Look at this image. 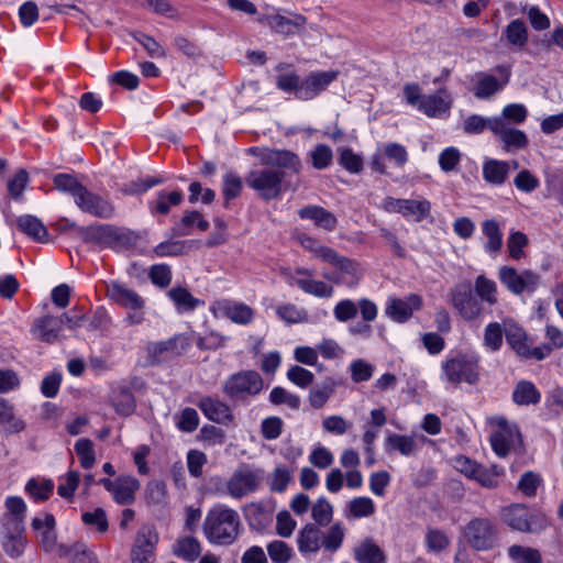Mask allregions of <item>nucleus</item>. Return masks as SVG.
I'll return each mask as SVG.
<instances>
[{
	"instance_id": "26",
	"label": "nucleus",
	"mask_w": 563,
	"mask_h": 563,
	"mask_svg": "<svg viewBox=\"0 0 563 563\" xmlns=\"http://www.w3.org/2000/svg\"><path fill=\"white\" fill-rule=\"evenodd\" d=\"M481 298L472 288L457 291L453 295V303L461 317H478L481 313Z\"/></svg>"
},
{
	"instance_id": "45",
	"label": "nucleus",
	"mask_w": 563,
	"mask_h": 563,
	"mask_svg": "<svg viewBox=\"0 0 563 563\" xmlns=\"http://www.w3.org/2000/svg\"><path fill=\"white\" fill-rule=\"evenodd\" d=\"M508 555L515 563H542L539 550L529 547L511 545Z\"/></svg>"
},
{
	"instance_id": "20",
	"label": "nucleus",
	"mask_w": 563,
	"mask_h": 563,
	"mask_svg": "<svg viewBox=\"0 0 563 563\" xmlns=\"http://www.w3.org/2000/svg\"><path fill=\"white\" fill-rule=\"evenodd\" d=\"M298 216L302 220L313 221L314 225L329 232L334 231L338 227L335 214L321 206H305L298 210Z\"/></svg>"
},
{
	"instance_id": "48",
	"label": "nucleus",
	"mask_w": 563,
	"mask_h": 563,
	"mask_svg": "<svg viewBox=\"0 0 563 563\" xmlns=\"http://www.w3.org/2000/svg\"><path fill=\"white\" fill-rule=\"evenodd\" d=\"M476 295L481 298L482 301H486L489 305H493L497 301L496 292L497 286L496 283L492 279L486 278L484 275H479L475 279V285L473 289Z\"/></svg>"
},
{
	"instance_id": "38",
	"label": "nucleus",
	"mask_w": 563,
	"mask_h": 563,
	"mask_svg": "<svg viewBox=\"0 0 563 563\" xmlns=\"http://www.w3.org/2000/svg\"><path fill=\"white\" fill-rule=\"evenodd\" d=\"M200 217L198 210H185L181 218L170 227L168 231L169 238H181L189 235L196 228L197 219Z\"/></svg>"
},
{
	"instance_id": "55",
	"label": "nucleus",
	"mask_w": 563,
	"mask_h": 563,
	"mask_svg": "<svg viewBox=\"0 0 563 563\" xmlns=\"http://www.w3.org/2000/svg\"><path fill=\"white\" fill-rule=\"evenodd\" d=\"M269 401L275 406L286 404L294 410H298L301 404L299 396L290 394L285 388L279 386L272 389L269 394Z\"/></svg>"
},
{
	"instance_id": "10",
	"label": "nucleus",
	"mask_w": 563,
	"mask_h": 563,
	"mask_svg": "<svg viewBox=\"0 0 563 563\" xmlns=\"http://www.w3.org/2000/svg\"><path fill=\"white\" fill-rule=\"evenodd\" d=\"M189 346L190 342L188 338L180 334L165 341L150 342L146 346L148 364L155 366L164 362L173 361L183 355Z\"/></svg>"
},
{
	"instance_id": "15",
	"label": "nucleus",
	"mask_w": 563,
	"mask_h": 563,
	"mask_svg": "<svg viewBox=\"0 0 563 563\" xmlns=\"http://www.w3.org/2000/svg\"><path fill=\"white\" fill-rule=\"evenodd\" d=\"M495 70L500 75V79L490 74H477L479 79L474 89V96L477 99H489L495 93L501 91L509 84L511 77V67L509 65H497Z\"/></svg>"
},
{
	"instance_id": "42",
	"label": "nucleus",
	"mask_w": 563,
	"mask_h": 563,
	"mask_svg": "<svg viewBox=\"0 0 563 563\" xmlns=\"http://www.w3.org/2000/svg\"><path fill=\"white\" fill-rule=\"evenodd\" d=\"M0 424L9 433L20 432L25 428V423L14 417L12 407L2 398H0Z\"/></svg>"
},
{
	"instance_id": "56",
	"label": "nucleus",
	"mask_w": 563,
	"mask_h": 563,
	"mask_svg": "<svg viewBox=\"0 0 563 563\" xmlns=\"http://www.w3.org/2000/svg\"><path fill=\"white\" fill-rule=\"evenodd\" d=\"M257 21L261 24L267 25L277 33L282 34H290L291 31V22L289 18H286L280 14H263Z\"/></svg>"
},
{
	"instance_id": "47",
	"label": "nucleus",
	"mask_w": 563,
	"mask_h": 563,
	"mask_svg": "<svg viewBox=\"0 0 563 563\" xmlns=\"http://www.w3.org/2000/svg\"><path fill=\"white\" fill-rule=\"evenodd\" d=\"M131 36L144 47L150 57L164 58L166 56L165 49L153 36L141 31L132 32Z\"/></svg>"
},
{
	"instance_id": "63",
	"label": "nucleus",
	"mask_w": 563,
	"mask_h": 563,
	"mask_svg": "<svg viewBox=\"0 0 563 563\" xmlns=\"http://www.w3.org/2000/svg\"><path fill=\"white\" fill-rule=\"evenodd\" d=\"M333 509L324 497H320L312 506V518L320 526H328L332 520Z\"/></svg>"
},
{
	"instance_id": "14",
	"label": "nucleus",
	"mask_w": 563,
	"mask_h": 563,
	"mask_svg": "<svg viewBox=\"0 0 563 563\" xmlns=\"http://www.w3.org/2000/svg\"><path fill=\"white\" fill-rule=\"evenodd\" d=\"M340 71L336 69L310 71L302 78L301 89H299L297 99L302 101L314 99L325 91L338 79Z\"/></svg>"
},
{
	"instance_id": "25",
	"label": "nucleus",
	"mask_w": 563,
	"mask_h": 563,
	"mask_svg": "<svg viewBox=\"0 0 563 563\" xmlns=\"http://www.w3.org/2000/svg\"><path fill=\"white\" fill-rule=\"evenodd\" d=\"M169 238L167 241L158 243L154 249L153 253L157 257H177L187 254L194 246H199L197 240H173Z\"/></svg>"
},
{
	"instance_id": "12",
	"label": "nucleus",
	"mask_w": 563,
	"mask_h": 563,
	"mask_svg": "<svg viewBox=\"0 0 563 563\" xmlns=\"http://www.w3.org/2000/svg\"><path fill=\"white\" fill-rule=\"evenodd\" d=\"M500 283L512 294L520 295L523 291L532 292L538 286L539 275L530 269L519 274L512 266H501L499 268Z\"/></svg>"
},
{
	"instance_id": "58",
	"label": "nucleus",
	"mask_w": 563,
	"mask_h": 563,
	"mask_svg": "<svg viewBox=\"0 0 563 563\" xmlns=\"http://www.w3.org/2000/svg\"><path fill=\"white\" fill-rule=\"evenodd\" d=\"M54 489V484L51 479L44 481L40 484L35 478H31L26 485L25 490L38 501H45L49 498Z\"/></svg>"
},
{
	"instance_id": "5",
	"label": "nucleus",
	"mask_w": 563,
	"mask_h": 563,
	"mask_svg": "<svg viewBox=\"0 0 563 563\" xmlns=\"http://www.w3.org/2000/svg\"><path fill=\"white\" fill-rule=\"evenodd\" d=\"M297 240L305 250L313 253L322 262L333 265L341 273L351 276L357 274L358 264L354 260L340 255L332 247L321 245L316 238L307 233H299Z\"/></svg>"
},
{
	"instance_id": "43",
	"label": "nucleus",
	"mask_w": 563,
	"mask_h": 563,
	"mask_svg": "<svg viewBox=\"0 0 563 563\" xmlns=\"http://www.w3.org/2000/svg\"><path fill=\"white\" fill-rule=\"evenodd\" d=\"M416 442L412 437L391 433L386 439L387 451H398L402 455H410L416 450Z\"/></svg>"
},
{
	"instance_id": "3",
	"label": "nucleus",
	"mask_w": 563,
	"mask_h": 563,
	"mask_svg": "<svg viewBox=\"0 0 563 563\" xmlns=\"http://www.w3.org/2000/svg\"><path fill=\"white\" fill-rule=\"evenodd\" d=\"M245 183L264 201L280 199L282 195L291 188L283 172L272 168L251 170L245 177Z\"/></svg>"
},
{
	"instance_id": "44",
	"label": "nucleus",
	"mask_w": 563,
	"mask_h": 563,
	"mask_svg": "<svg viewBox=\"0 0 563 563\" xmlns=\"http://www.w3.org/2000/svg\"><path fill=\"white\" fill-rule=\"evenodd\" d=\"M295 283L301 290L316 297L328 298L333 292V287L321 280L299 278Z\"/></svg>"
},
{
	"instance_id": "6",
	"label": "nucleus",
	"mask_w": 563,
	"mask_h": 563,
	"mask_svg": "<svg viewBox=\"0 0 563 563\" xmlns=\"http://www.w3.org/2000/svg\"><path fill=\"white\" fill-rule=\"evenodd\" d=\"M466 543L476 551L493 549L498 542V528L489 518H474L463 529Z\"/></svg>"
},
{
	"instance_id": "11",
	"label": "nucleus",
	"mask_w": 563,
	"mask_h": 563,
	"mask_svg": "<svg viewBox=\"0 0 563 563\" xmlns=\"http://www.w3.org/2000/svg\"><path fill=\"white\" fill-rule=\"evenodd\" d=\"M264 471L261 468H251L249 466L239 468L227 484L229 494L234 498H243L257 489L264 479Z\"/></svg>"
},
{
	"instance_id": "60",
	"label": "nucleus",
	"mask_w": 563,
	"mask_h": 563,
	"mask_svg": "<svg viewBox=\"0 0 563 563\" xmlns=\"http://www.w3.org/2000/svg\"><path fill=\"white\" fill-rule=\"evenodd\" d=\"M214 230L210 233L209 238L206 241V246L208 249H212L219 245H222L228 242L229 234L227 232V222L217 217L213 219Z\"/></svg>"
},
{
	"instance_id": "29",
	"label": "nucleus",
	"mask_w": 563,
	"mask_h": 563,
	"mask_svg": "<svg viewBox=\"0 0 563 563\" xmlns=\"http://www.w3.org/2000/svg\"><path fill=\"white\" fill-rule=\"evenodd\" d=\"M210 311L214 317L221 314V317H252L253 310L250 306L243 302H236L230 299L216 300Z\"/></svg>"
},
{
	"instance_id": "31",
	"label": "nucleus",
	"mask_w": 563,
	"mask_h": 563,
	"mask_svg": "<svg viewBox=\"0 0 563 563\" xmlns=\"http://www.w3.org/2000/svg\"><path fill=\"white\" fill-rule=\"evenodd\" d=\"M52 180L55 189L73 196L75 201L86 188V186L78 180L77 176L70 173H58L53 176Z\"/></svg>"
},
{
	"instance_id": "35",
	"label": "nucleus",
	"mask_w": 563,
	"mask_h": 563,
	"mask_svg": "<svg viewBox=\"0 0 563 563\" xmlns=\"http://www.w3.org/2000/svg\"><path fill=\"white\" fill-rule=\"evenodd\" d=\"M512 400L519 406L537 405L541 400V394L529 380H521L515 387Z\"/></svg>"
},
{
	"instance_id": "30",
	"label": "nucleus",
	"mask_w": 563,
	"mask_h": 563,
	"mask_svg": "<svg viewBox=\"0 0 563 563\" xmlns=\"http://www.w3.org/2000/svg\"><path fill=\"white\" fill-rule=\"evenodd\" d=\"M5 507L11 515L7 527H12L14 532L20 534L24 531V514L26 506L21 497L11 496L5 500Z\"/></svg>"
},
{
	"instance_id": "32",
	"label": "nucleus",
	"mask_w": 563,
	"mask_h": 563,
	"mask_svg": "<svg viewBox=\"0 0 563 563\" xmlns=\"http://www.w3.org/2000/svg\"><path fill=\"white\" fill-rule=\"evenodd\" d=\"M509 174V165L505 161L487 159L483 165V177L492 185H503Z\"/></svg>"
},
{
	"instance_id": "52",
	"label": "nucleus",
	"mask_w": 563,
	"mask_h": 563,
	"mask_svg": "<svg viewBox=\"0 0 563 563\" xmlns=\"http://www.w3.org/2000/svg\"><path fill=\"white\" fill-rule=\"evenodd\" d=\"M75 452L77 453L82 468H91L95 464L93 443L90 439L81 438L75 443Z\"/></svg>"
},
{
	"instance_id": "2",
	"label": "nucleus",
	"mask_w": 563,
	"mask_h": 563,
	"mask_svg": "<svg viewBox=\"0 0 563 563\" xmlns=\"http://www.w3.org/2000/svg\"><path fill=\"white\" fill-rule=\"evenodd\" d=\"M140 234L128 228H118L113 224L95 223L79 229V239L86 244H101L104 247L120 251L134 247Z\"/></svg>"
},
{
	"instance_id": "34",
	"label": "nucleus",
	"mask_w": 563,
	"mask_h": 563,
	"mask_svg": "<svg viewBox=\"0 0 563 563\" xmlns=\"http://www.w3.org/2000/svg\"><path fill=\"white\" fill-rule=\"evenodd\" d=\"M298 549L301 553L317 552L320 549V530L313 523H307L298 534Z\"/></svg>"
},
{
	"instance_id": "41",
	"label": "nucleus",
	"mask_w": 563,
	"mask_h": 563,
	"mask_svg": "<svg viewBox=\"0 0 563 563\" xmlns=\"http://www.w3.org/2000/svg\"><path fill=\"white\" fill-rule=\"evenodd\" d=\"M243 188L241 177L235 172H228L223 176L222 195L224 198V207H229V202L240 197Z\"/></svg>"
},
{
	"instance_id": "37",
	"label": "nucleus",
	"mask_w": 563,
	"mask_h": 563,
	"mask_svg": "<svg viewBox=\"0 0 563 563\" xmlns=\"http://www.w3.org/2000/svg\"><path fill=\"white\" fill-rule=\"evenodd\" d=\"M355 559L358 563H386L384 552L371 539H366L355 549Z\"/></svg>"
},
{
	"instance_id": "40",
	"label": "nucleus",
	"mask_w": 563,
	"mask_h": 563,
	"mask_svg": "<svg viewBox=\"0 0 563 563\" xmlns=\"http://www.w3.org/2000/svg\"><path fill=\"white\" fill-rule=\"evenodd\" d=\"M201 553L199 541L195 537L178 539L174 548V554L188 562L196 561Z\"/></svg>"
},
{
	"instance_id": "27",
	"label": "nucleus",
	"mask_w": 563,
	"mask_h": 563,
	"mask_svg": "<svg viewBox=\"0 0 563 563\" xmlns=\"http://www.w3.org/2000/svg\"><path fill=\"white\" fill-rule=\"evenodd\" d=\"M140 488V482L133 476H120L115 479L112 490L113 498L119 505H131L135 500V492Z\"/></svg>"
},
{
	"instance_id": "23",
	"label": "nucleus",
	"mask_w": 563,
	"mask_h": 563,
	"mask_svg": "<svg viewBox=\"0 0 563 563\" xmlns=\"http://www.w3.org/2000/svg\"><path fill=\"white\" fill-rule=\"evenodd\" d=\"M184 200V194L180 189L167 191L159 190L155 199L148 201V209L153 216H167L172 207L179 206Z\"/></svg>"
},
{
	"instance_id": "33",
	"label": "nucleus",
	"mask_w": 563,
	"mask_h": 563,
	"mask_svg": "<svg viewBox=\"0 0 563 563\" xmlns=\"http://www.w3.org/2000/svg\"><path fill=\"white\" fill-rule=\"evenodd\" d=\"M168 296L174 301L178 312L180 313L190 312L197 306L203 303L202 300L195 298L187 288L181 286L172 288L168 291Z\"/></svg>"
},
{
	"instance_id": "51",
	"label": "nucleus",
	"mask_w": 563,
	"mask_h": 563,
	"mask_svg": "<svg viewBox=\"0 0 563 563\" xmlns=\"http://www.w3.org/2000/svg\"><path fill=\"white\" fill-rule=\"evenodd\" d=\"M506 340L508 344L517 352L518 355L523 356L528 354L527 335L521 328L510 327L506 330Z\"/></svg>"
},
{
	"instance_id": "16",
	"label": "nucleus",
	"mask_w": 563,
	"mask_h": 563,
	"mask_svg": "<svg viewBox=\"0 0 563 563\" xmlns=\"http://www.w3.org/2000/svg\"><path fill=\"white\" fill-rule=\"evenodd\" d=\"M504 521L514 530L536 532L544 526V518L531 514L523 505H512L504 510Z\"/></svg>"
},
{
	"instance_id": "59",
	"label": "nucleus",
	"mask_w": 563,
	"mask_h": 563,
	"mask_svg": "<svg viewBox=\"0 0 563 563\" xmlns=\"http://www.w3.org/2000/svg\"><path fill=\"white\" fill-rule=\"evenodd\" d=\"M448 108L443 99L437 95L423 96L418 104V110L431 118L435 117L440 111H445Z\"/></svg>"
},
{
	"instance_id": "53",
	"label": "nucleus",
	"mask_w": 563,
	"mask_h": 563,
	"mask_svg": "<svg viewBox=\"0 0 563 563\" xmlns=\"http://www.w3.org/2000/svg\"><path fill=\"white\" fill-rule=\"evenodd\" d=\"M301 84L302 78L295 71L280 74L276 78L277 89L286 93H292L296 98L299 93V89H301Z\"/></svg>"
},
{
	"instance_id": "18",
	"label": "nucleus",
	"mask_w": 563,
	"mask_h": 563,
	"mask_svg": "<svg viewBox=\"0 0 563 563\" xmlns=\"http://www.w3.org/2000/svg\"><path fill=\"white\" fill-rule=\"evenodd\" d=\"M75 203L82 212L99 219L108 220L114 216L113 205L102 196L90 191L87 187Z\"/></svg>"
},
{
	"instance_id": "24",
	"label": "nucleus",
	"mask_w": 563,
	"mask_h": 563,
	"mask_svg": "<svg viewBox=\"0 0 563 563\" xmlns=\"http://www.w3.org/2000/svg\"><path fill=\"white\" fill-rule=\"evenodd\" d=\"M110 298L118 305L131 310H139L143 307L144 300L133 289L126 288L120 283H112L109 287Z\"/></svg>"
},
{
	"instance_id": "21",
	"label": "nucleus",
	"mask_w": 563,
	"mask_h": 563,
	"mask_svg": "<svg viewBox=\"0 0 563 563\" xmlns=\"http://www.w3.org/2000/svg\"><path fill=\"white\" fill-rule=\"evenodd\" d=\"M16 228L29 239L37 243H47L49 233L45 224L35 216L23 214L16 219Z\"/></svg>"
},
{
	"instance_id": "61",
	"label": "nucleus",
	"mask_w": 563,
	"mask_h": 563,
	"mask_svg": "<svg viewBox=\"0 0 563 563\" xmlns=\"http://www.w3.org/2000/svg\"><path fill=\"white\" fill-rule=\"evenodd\" d=\"M528 236L520 231H512L507 240L509 256L520 260L523 256V247L528 245Z\"/></svg>"
},
{
	"instance_id": "49",
	"label": "nucleus",
	"mask_w": 563,
	"mask_h": 563,
	"mask_svg": "<svg viewBox=\"0 0 563 563\" xmlns=\"http://www.w3.org/2000/svg\"><path fill=\"white\" fill-rule=\"evenodd\" d=\"M30 181L29 173L25 168H20L14 177L8 181V194L10 198L19 201Z\"/></svg>"
},
{
	"instance_id": "57",
	"label": "nucleus",
	"mask_w": 563,
	"mask_h": 563,
	"mask_svg": "<svg viewBox=\"0 0 563 563\" xmlns=\"http://www.w3.org/2000/svg\"><path fill=\"white\" fill-rule=\"evenodd\" d=\"M267 553L274 563H287L292 558V549L282 540L268 543Z\"/></svg>"
},
{
	"instance_id": "8",
	"label": "nucleus",
	"mask_w": 563,
	"mask_h": 563,
	"mask_svg": "<svg viewBox=\"0 0 563 563\" xmlns=\"http://www.w3.org/2000/svg\"><path fill=\"white\" fill-rule=\"evenodd\" d=\"M85 321H89V328L97 329L100 325L101 319H66V323H64V319H37L31 332L40 341L53 343L59 340L64 324L70 330H75L84 325Z\"/></svg>"
},
{
	"instance_id": "36",
	"label": "nucleus",
	"mask_w": 563,
	"mask_h": 563,
	"mask_svg": "<svg viewBox=\"0 0 563 563\" xmlns=\"http://www.w3.org/2000/svg\"><path fill=\"white\" fill-rule=\"evenodd\" d=\"M112 405L115 412L124 417L131 416L136 408L135 397L131 389L125 386L114 391Z\"/></svg>"
},
{
	"instance_id": "39",
	"label": "nucleus",
	"mask_w": 563,
	"mask_h": 563,
	"mask_svg": "<svg viewBox=\"0 0 563 563\" xmlns=\"http://www.w3.org/2000/svg\"><path fill=\"white\" fill-rule=\"evenodd\" d=\"M482 230L487 238L485 251L492 254L499 252L503 246V233L498 222L494 219H487L482 223Z\"/></svg>"
},
{
	"instance_id": "28",
	"label": "nucleus",
	"mask_w": 563,
	"mask_h": 563,
	"mask_svg": "<svg viewBox=\"0 0 563 563\" xmlns=\"http://www.w3.org/2000/svg\"><path fill=\"white\" fill-rule=\"evenodd\" d=\"M501 41L516 48H523L528 43V27L523 20L515 19L503 30Z\"/></svg>"
},
{
	"instance_id": "13",
	"label": "nucleus",
	"mask_w": 563,
	"mask_h": 563,
	"mask_svg": "<svg viewBox=\"0 0 563 563\" xmlns=\"http://www.w3.org/2000/svg\"><path fill=\"white\" fill-rule=\"evenodd\" d=\"M382 207L387 212H397L405 218L412 217L415 221L420 222L430 216L431 203L429 200L400 199L386 197Z\"/></svg>"
},
{
	"instance_id": "64",
	"label": "nucleus",
	"mask_w": 563,
	"mask_h": 563,
	"mask_svg": "<svg viewBox=\"0 0 563 563\" xmlns=\"http://www.w3.org/2000/svg\"><path fill=\"white\" fill-rule=\"evenodd\" d=\"M287 378L300 388H307L313 383L314 375L299 365L291 366L287 372Z\"/></svg>"
},
{
	"instance_id": "22",
	"label": "nucleus",
	"mask_w": 563,
	"mask_h": 563,
	"mask_svg": "<svg viewBox=\"0 0 563 563\" xmlns=\"http://www.w3.org/2000/svg\"><path fill=\"white\" fill-rule=\"evenodd\" d=\"M198 407L209 420L216 423L228 424L233 420L229 406L212 397H202Z\"/></svg>"
},
{
	"instance_id": "54",
	"label": "nucleus",
	"mask_w": 563,
	"mask_h": 563,
	"mask_svg": "<svg viewBox=\"0 0 563 563\" xmlns=\"http://www.w3.org/2000/svg\"><path fill=\"white\" fill-rule=\"evenodd\" d=\"M311 164L313 168L322 170L329 167L333 159V152L327 144H318L310 152Z\"/></svg>"
},
{
	"instance_id": "4",
	"label": "nucleus",
	"mask_w": 563,
	"mask_h": 563,
	"mask_svg": "<svg viewBox=\"0 0 563 563\" xmlns=\"http://www.w3.org/2000/svg\"><path fill=\"white\" fill-rule=\"evenodd\" d=\"M246 153L258 158L262 165L282 170L285 177L302 170V162L298 154L287 148L252 146L246 150Z\"/></svg>"
},
{
	"instance_id": "46",
	"label": "nucleus",
	"mask_w": 563,
	"mask_h": 563,
	"mask_svg": "<svg viewBox=\"0 0 563 563\" xmlns=\"http://www.w3.org/2000/svg\"><path fill=\"white\" fill-rule=\"evenodd\" d=\"M339 164L351 174H360L363 170V158L350 147L339 150Z\"/></svg>"
},
{
	"instance_id": "50",
	"label": "nucleus",
	"mask_w": 563,
	"mask_h": 563,
	"mask_svg": "<svg viewBox=\"0 0 563 563\" xmlns=\"http://www.w3.org/2000/svg\"><path fill=\"white\" fill-rule=\"evenodd\" d=\"M499 139L505 144L506 151L525 148L529 142L527 134L515 128H508Z\"/></svg>"
},
{
	"instance_id": "62",
	"label": "nucleus",
	"mask_w": 563,
	"mask_h": 563,
	"mask_svg": "<svg viewBox=\"0 0 563 563\" xmlns=\"http://www.w3.org/2000/svg\"><path fill=\"white\" fill-rule=\"evenodd\" d=\"M109 82L132 91L139 87L140 78L129 70H119L109 76Z\"/></svg>"
},
{
	"instance_id": "17",
	"label": "nucleus",
	"mask_w": 563,
	"mask_h": 563,
	"mask_svg": "<svg viewBox=\"0 0 563 563\" xmlns=\"http://www.w3.org/2000/svg\"><path fill=\"white\" fill-rule=\"evenodd\" d=\"M158 542V534L153 526H142L136 533L134 545L131 550L132 563H150Z\"/></svg>"
},
{
	"instance_id": "19",
	"label": "nucleus",
	"mask_w": 563,
	"mask_h": 563,
	"mask_svg": "<svg viewBox=\"0 0 563 563\" xmlns=\"http://www.w3.org/2000/svg\"><path fill=\"white\" fill-rule=\"evenodd\" d=\"M423 299L418 294H409L404 298L388 297L385 308L386 317H412V313L421 310Z\"/></svg>"
},
{
	"instance_id": "7",
	"label": "nucleus",
	"mask_w": 563,
	"mask_h": 563,
	"mask_svg": "<svg viewBox=\"0 0 563 563\" xmlns=\"http://www.w3.org/2000/svg\"><path fill=\"white\" fill-rule=\"evenodd\" d=\"M264 380L256 371H241L231 375L223 385V393L232 400H244L258 395Z\"/></svg>"
},
{
	"instance_id": "9",
	"label": "nucleus",
	"mask_w": 563,
	"mask_h": 563,
	"mask_svg": "<svg viewBox=\"0 0 563 563\" xmlns=\"http://www.w3.org/2000/svg\"><path fill=\"white\" fill-rule=\"evenodd\" d=\"M442 368L446 379L452 384L466 382L471 385L479 378L478 360L473 356L459 354L443 363Z\"/></svg>"
},
{
	"instance_id": "1",
	"label": "nucleus",
	"mask_w": 563,
	"mask_h": 563,
	"mask_svg": "<svg viewBox=\"0 0 563 563\" xmlns=\"http://www.w3.org/2000/svg\"><path fill=\"white\" fill-rule=\"evenodd\" d=\"M240 527L239 514L234 509L219 505L208 511L202 528L209 542L231 545L240 534Z\"/></svg>"
}]
</instances>
